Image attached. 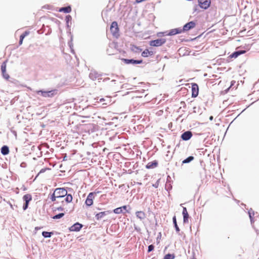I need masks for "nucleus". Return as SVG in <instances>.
<instances>
[{
    "instance_id": "a211bd4d",
    "label": "nucleus",
    "mask_w": 259,
    "mask_h": 259,
    "mask_svg": "<svg viewBox=\"0 0 259 259\" xmlns=\"http://www.w3.org/2000/svg\"><path fill=\"white\" fill-rule=\"evenodd\" d=\"M153 55V52L152 51H149L148 49H145L142 53V56L143 57H148V56H152Z\"/></svg>"
},
{
    "instance_id": "473e14b6",
    "label": "nucleus",
    "mask_w": 259,
    "mask_h": 259,
    "mask_svg": "<svg viewBox=\"0 0 259 259\" xmlns=\"http://www.w3.org/2000/svg\"><path fill=\"white\" fill-rule=\"evenodd\" d=\"M29 34V31H26L25 32H24L23 34H22L21 35V36H24V38L27 36V35H28Z\"/></svg>"
},
{
    "instance_id": "c756f323",
    "label": "nucleus",
    "mask_w": 259,
    "mask_h": 259,
    "mask_svg": "<svg viewBox=\"0 0 259 259\" xmlns=\"http://www.w3.org/2000/svg\"><path fill=\"white\" fill-rule=\"evenodd\" d=\"M132 50L133 51H134L136 52H137V51L141 52L142 51V49H141L138 47L135 46V45H133L132 46Z\"/></svg>"
},
{
    "instance_id": "6e6552de",
    "label": "nucleus",
    "mask_w": 259,
    "mask_h": 259,
    "mask_svg": "<svg viewBox=\"0 0 259 259\" xmlns=\"http://www.w3.org/2000/svg\"><path fill=\"white\" fill-rule=\"evenodd\" d=\"M196 26V23L194 21H190L186 23L182 29L183 32L188 31V30L194 28Z\"/></svg>"
},
{
    "instance_id": "c85d7f7f",
    "label": "nucleus",
    "mask_w": 259,
    "mask_h": 259,
    "mask_svg": "<svg viewBox=\"0 0 259 259\" xmlns=\"http://www.w3.org/2000/svg\"><path fill=\"white\" fill-rule=\"evenodd\" d=\"M64 213H60L57 215H54L52 218L54 220L59 219L64 215Z\"/></svg>"
},
{
    "instance_id": "4c0bfd02",
    "label": "nucleus",
    "mask_w": 259,
    "mask_h": 259,
    "mask_svg": "<svg viewBox=\"0 0 259 259\" xmlns=\"http://www.w3.org/2000/svg\"><path fill=\"white\" fill-rule=\"evenodd\" d=\"M121 207H122V210H126V208H127V207H126V205H124V206H122Z\"/></svg>"
},
{
    "instance_id": "7ed1b4c3",
    "label": "nucleus",
    "mask_w": 259,
    "mask_h": 259,
    "mask_svg": "<svg viewBox=\"0 0 259 259\" xmlns=\"http://www.w3.org/2000/svg\"><path fill=\"white\" fill-rule=\"evenodd\" d=\"M36 93L38 95H40L41 96L45 98H51L57 94L56 90L49 91H43L41 90L38 91Z\"/></svg>"
},
{
    "instance_id": "412c9836",
    "label": "nucleus",
    "mask_w": 259,
    "mask_h": 259,
    "mask_svg": "<svg viewBox=\"0 0 259 259\" xmlns=\"http://www.w3.org/2000/svg\"><path fill=\"white\" fill-rule=\"evenodd\" d=\"M9 152H10L9 149L7 146H4L2 147V148L1 149V153L3 155H6L8 154Z\"/></svg>"
},
{
    "instance_id": "2eb2a0df",
    "label": "nucleus",
    "mask_w": 259,
    "mask_h": 259,
    "mask_svg": "<svg viewBox=\"0 0 259 259\" xmlns=\"http://www.w3.org/2000/svg\"><path fill=\"white\" fill-rule=\"evenodd\" d=\"M124 62L126 64H141L143 62L142 60H136L134 59H123Z\"/></svg>"
},
{
    "instance_id": "f03ea898",
    "label": "nucleus",
    "mask_w": 259,
    "mask_h": 259,
    "mask_svg": "<svg viewBox=\"0 0 259 259\" xmlns=\"http://www.w3.org/2000/svg\"><path fill=\"white\" fill-rule=\"evenodd\" d=\"M110 30L114 37L115 38H118L119 37V29L117 22L114 21L111 23Z\"/></svg>"
},
{
    "instance_id": "72a5a7b5",
    "label": "nucleus",
    "mask_w": 259,
    "mask_h": 259,
    "mask_svg": "<svg viewBox=\"0 0 259 259\" xmlns=\"http://www.w3.org/2000/svg\"><path fill=\"white\" fill-rule=\"evenodd\" d=\"M24 36H20V40H19V44L20 45H21L23 42V39H24Z\"/></svg>"
},
{
    "instance_id": "f8f14e48",
    "label": "nucleus",
    "mask_w": 259,
    "mask_h": 259,
    "mask_svg": "<svg viewBox=\"0 0 259 259\" xmlns=\"http://www.w3.org/2000/svg\"><path fill=\"white\" fill-rule=\"evenodd\" d=\"M192 136V134L190 131L184 132L181 136V138L185 141L189 140Z\"/></svg>"
},
{
    "instance_id": "ddd939ff",
    "label": "nucleus",
    "mask_w": 259,
    "mask_h": 259,
    "mask_svg": "<svg viewBox=\"0 0 259 259\" xmlns=\"http://www.w3.org/2000/svg\"><path fill=\"white\" fill-rule=\"evenodd\" d=\"M182 213L183 215L184 222L187 223L188 222L189 214L188 213L187 208L185 207H184L183 208Z\"/></svg>"
},
{
    "instance_id": "58836bf2",
    "label": "nucleus",
    "mask_w": 259,
    "mask_h": 259,
    "mask_svg": "<svg viewBox=\"0 0 259 259\" xmlns=\"http://www.w3.org/2000/svg\"><path fill=\"white\" fill-rule=\"evenodd\" d=\"M105 100H106V99H103V98H102V99H101L100 100V102L101 103H102L103 102L105 101Z\"/></svg>"
},
{
    "instance_id": "423d86ee",
    "label": "nucleus",
    "mask_w": 259,
    "mask_h": 259,
    "mask_svg": "<svg viewBox=\"0 0 259 259\" xmlns=\"http://www.w3.org/2000/svg\"><path fill=\"white\" fill-rule=\"evenodd\" d=\"M23 199L25 201L23 208L24 210H26L28 207L29 202L32 200V196L30 194H27L23 196Z\"/></svg>"
},
{
    "instance_id": "a878e982",
    "label": "nucleus",
    "mask_w": 259,
    "mask_h": 259,
    "mask_svg": "<svg viewBox=\"0 0 259 259\" xmlns=\"http://www.w3.org/2000/svg\"><path fill=\"white\" fill-rule=\"evenodd\" d=\"M172 220H173V222H174V224L175 225V227L176 228V230L177 232H179L180 231V229L177 225V221H176V216H174L172 218Z\"/></svg>"
},
{
    "instance_id": "cd10ccee",
    "label": "nucleus",
    "mask_w": 259,
    "mask_h": 259,
    "mask_svg": "<svg viewBox=\"0 0 259 259\" xmlns=\"http://www.w3.org/2000/svg\"><path fill=\"white\" fill-rule=\"evenodd\" d=\"M194 159L193 156H189L188 158H187L186 159L184 160L182 162L183 163H189L192 160Z\"/></svg>"
},
{
    "instance_id": "bb28decb",
    "label": "nucleus",
    "mask_w": 259,
    "mask_h": 259,
    "mask_svg": "<svg viewBox=\"0 0 259 259\" xmlns=\"http://www.w3.org/2000/svg\"><path fill=\"white\" fill-rule=\"evenodd\" d=\"M113 212L116 214H119L123 212L121 207L114 209L113 210Z\"/></svg>"
},
{
    "instance_id": "f704fd0d",
    "label": "nucleus",
    "mask_w": 259,
    "mask_h": 259,
    "mask_svg": "<svg viewBox=\"0 0 259 259\" xmlns=\"http://www.w3.org/2000/svg\"><path fill=\"white\" fill-rule=\"evenodd\" d=\"M107 101H108V103H102V104H103V105H107L108 104L110 103V102H111V99H110L109 98H107Z\"/></svg>"
},
{
    "instance_id": "9d476101",
    "label": "nucleus",
    "mask_w": 259,
    "mask_h": 259,
    "mask_svg": "<svg viewBox=\"0 0 259 259\" xmlns=\"http://www.w3.org/2000/svg\"><path fill=\"white\" fill-rule=\"evenodd\" d=\"M6 62H3L1 66V70L3 77L5 79H8L9 78V75L6 73Z\"/></svg>"
},
{
    "instance_id": "a19ab883",
    "label": "nucleus",
    "mask_w": 259,
    "mask_h": 259,
    "mask_svg": "<svg viewBox=\"0 0 259 259\" xmlns=\"http://www.w3.org/2000/svg\"><path fill=\"white\" fill-rule=\"evenodd\" d=\"M93 75V74L92 73H90V76L91 78H92Z\"/></svg>"
},
{
    "instance_id": "2f4dec72",
    "label": "nucleus",
    "mask_w": 259,
    "mask_h": 259,
    "mask_svg": "<svg viewBox=\"0 0 259 259\" xmlns=\"http://www.w3.org/2000/svg\"><path fill=\"white\" fill-rule=\"evenodd\" d=\"M64 208L63 207L60 206V207L56 208L54 209V210L55 211H56V210L63 211V210H64Z\"/></svg>"
},
{
    "instance_id": "6ab92c4d",
    "label": "nucleus",
    "mask_w": 259,
    "mask_h": 259,
    "mask_svg": "<svg viewBox=\"0 0 259 259\" xmlns=\"http://www.w3.org/2000/svg\"><path fill=\"white\" fill-rule=\"evenodd\" d=\"M136 214L137 217L141 220L144 219L146 217V214L145 212L142 211H137Z\"/></svg>"
},
{
    "instance_id": "4468645a",
    "label": "nucleus",
    "mask_w": 259,
    "mask_h": 259,
    "mask_svg": "<svg viewBox=\"0 0 259 259\" xmlns=\"http://www.w3.org/2000/svg\"><path fill=\"white\" fill-rule=\"evenodd\" d=\"M182 32H183L182 29L180 28H175V29H172L170 30V31H169V33H168V35H175L177 34L181 33Z\"/></svg>"
},
{
    "instance_id": "37998d69",
    "label": "nucleus",
    "mask_w": 259,
    "mask_h": 259,
    "mask_svg": "<svg viewBox=\"0 0 259 259\" xmlns=\"http://www.w3.org/2000/svg\"><path fill=\"white\" fill-rule=\"evenodd\" d=\"M249 217L250 218V219L251 218L250 214H249Z\"/></svg>"
},
{
    "instance_id": "393cba45",
    "label": "nucleus",
    "mask_w": 259,
    "mask_h": 259,
    "mask_svg": "<svg viewBox=\"0 0 259 259\" xmlns=\"http://www.w3.org/2000/svg\"><path fill=\"white\" fill-rule=\"evenodd\" d=\"M53 233L52 232H46V231H44L42 233V236L45 237V238H49V237H51Z\"/></svg>"
},
{
    "instance_id": "f257e3e1",
    "label": "nucleus",
    "mask_w": 259,
    "mask_h": 259,
    "mask_svg": "<svg viewBox=\"0 0 259 259\" xmlns=\"http://www.w3.org/2000/svg\"><path fill=\"white\" fill-rule=\"evenodd\" d=\"M67 193V191L65 188H56L54 191V193L51 195L50 199L52 201L56 204L58 202L57 199L65 197Z\"/></svg>"
},
{
    "instance_id": "9b49d317",
    "label": "nucleus",
    "mask_w": 259,
    "mask_h": 259,
    "mask_svg": "<svg viewBox=\"0 0 259 259\" xmlns=\"http://www.w3.org/2000/svg\"><path fill=\"white\" fill-rule=\"evenodd\" d=\"M82 225L78 223H76L72 225L69 229L70 231H79L82 228Z\"/></svg>"
},
{
    "instance_id": "ea45409f",
    "label": "nucleus",
    "mask_w": 259,
    "mask_h": 259,
    "mask_svg": "<svg viewBox=\"0 0 259 259\" xmlns=\"http://www.w3.org/2000/svg\"><path fill=\"white\" fill-rule=\"evenodd\" d=\"M66 18L69 20L70 18H71V16L70 15H68L66 16Z\"/></svg>"
},
{
    "instance_id": "4be33fe9",
    "label": "nucleus",
    "mask_w": 259,
    "mask_h": 259,
    "mask_svg": "<svg viewBox=\"0 0 259 259\" xmlns=\"http://www.w3.org/2000/svg\"><path fill=\"white\" fill-rule=\"evenodd\" d=\"M244 53H245L244 51L235 52L234 53H233L232 54H231L230 55V57L231 58H236L238 56H239L240 55L242 54H243Z\"/></svg>"
},
{
    "instance_id": "f3484780",
    "label": "nucleus",
    "mask_w": 259,
    "mask_h": 259,
    "mask_svg": "<svg viewBox=\"0 0 259 259\" xmlns=\"http://www.w3.org/2000/svg\"><path fill=\"white\" fill-rule=\"evenodd\" d=\"M108 211H103L100 212L96 214L95 218L97 220H99L103 218L106 215H107Z\"/></svg>"
},
{
    "instance_id": "e433bc0d",
    "label": "nucleus",
    "mask_w": 259,
    "mask_h": 259,
    "mask_svg": "<svg viewBox=\"0 0 259 259\" xmlns=\"http://www.w3.org/2000/svg\"><path fill=\"white\" fill-rule=\"evenodd\" d=\"M143 2H144V0H136V2L137 3H142Z\"/></svg>"
},
{
    "instance_id": "b1692460",
    "label": "nucleus",
    "mask_w": 259,
    "mask_h": 259,
    "mask_svg": "<svg viewBox=\"0 0 259 259\" xmlns=\"http://www.w3.org/2000/svg\"><path fill=\"white\" fill-rule=\"evenodd\" d=\"M175 257V254L168 253L164 256L163 259H174Z\"/></svg>"
},
{
    "instance_id": "c9c22d12",
    "label": "nucleus",
    "mask_w": 259,
    "mask_h": 259,
    "mask_svg": "<svg viewBox=\"0 0 259 259\" xmlns=\"http://www.w3.org/2000/svg\"><path fill=\"white\" fill-rule=\"evenodd\" d=\"M46 169H47V168H42V169H41L40 170L39 173L44 172L46 170Z\"/></svg>"
},
{
    "instance_id": "79ce46f5",
    "label": "nucleus",
    "mask_w": 259,
    "mask_h": 259,
    "mask_svg": "<svg viewBox=\"0 0 259 259\" xmlns=\"http://www.w3.org/2000/svg\"><path fill=\"white\" fill-rule=\"evenodd\" d=\"M212 118H213V117H212V116H211V117H210V120H211V119H212Z\"/></svg>"
},
{
    "instance_id": "1a4fd4ad",
    "label": "nucleus",
    "mask_w": 259,
    "mask_h": 259,
    "mask_svg": "<svg viewBox=\"0 0 259 259\" xmlns=\"http://www.w3.org/2000/svg\"><path fill=\"white\" fill-rule=\"evenodd\" d=\"M199 93V87L197 84L195 83H192V96L196 97Z\"/></svg>"
},
{
    "instance_id": "0eeeda50",
    "label": "nucleus",
    "mask_w": 259,
    "mask_h": 259,
    "mask_svg": "<svg viewBox=\"0 0 259 259\" xmlns=\"http://www.w3.org/2000/svg\"><path fill=\"white\" fill-rule=\"evenodd\" d=\"M199 6L203 9H207L210 5V0H198Z\"/></svg>"
},
{
    "instance_id": "5701e85b",
    "label": "nucleus",
    "mask_w": 259,
    "mask_h": 259,
    "mask_svg": "<svg viewBox=\"0 0 259 259\" xmlns=\"http://www.w3.org/2000/svg\"><path fill=\"white\" fill-rule=\"evenodd\" d=\"M65 200L67 203H70L72 201V196L71 194H66Z\"/></svg>"
},
{
    "instance_id": "c03bdc74",
    "label": "nucleus",
    "mask_w": 259,
    "mask_h": 259,
    "mask_svg": "<svg viewBox=\"0 0 259 259\" xmlns=\"http://www.w3.org/2000/svg\"><path fill=\"white\" fill-rule=\"evenodd\" d=\"M258 259H259V258H258Z\"/></svg>"
},
{
    "instance_id": "dca6fc26",
    "label": "nucleus",
    "mask_w": 259,
    "mask_h": 259,
    "mask_svg": "<svg viewBox=\"0 0 259 259\" xmlns=\"http://www.w3.org/2000/svg\"><path fill=\"white\" fill-rule=\"evenodd\" d=\"M158 165V163L156 161H153L152 162H148L146 165V167L147 168H153L156 167Z\"/></svg>"
},
{
    "instance_id": "aec40b11",
    "label": "nucleus",
    "mask_w": 259,
    "mask_h": 259,
    "mask_svg": "<svg viewBox=\"0 0 259 259\" xmlns=\"http://www.w3.org/2000/svg\"><path fill=\"white\" fill-rule=\"evenodd\" d=\"M60 12H64L65 13H68L71 11V8L70 6L63 7L59 9Z\"/></svg>"
},
{
    "instance_id": "39448f33",
    "label": "nucleus",
    "mask_w": 259,
    "mask_h": 259,
    "mask_svg": "<svg viewBox=\"0 0 259 259\" xmlns=\"http://www.w3.org/2000/svg\"><path fill=\"white\" fill-rule=\"evenodd\" d=\"M95 195V192H91L89 194L85 201V204L87 206H91L93 205Z\"/></svg>"
},
{
    "instance_id": "20e7f679",
    "label": "nucleus",
    "mask_w": 259,
    "mask_h": 259,
    "mask_svg": "<svg viewBox=\"0 0 259 259\" xmlns=\"http://www.w3.org/2000/svg\"><path fill=\"white\" fill-rule=\"evenodd\" d=\"M165 42L166 39L165 38H160L150 41L149 45L152 47H160L165 44Z\"/></svg>"
},
{
    "instance_id": "7c9ffc66",
    "label": "nucleus",
    "mask_w": 259,
    "mask_h": 259,
    "mask_svg": "<svg viewBox=\"0 0 259 259\" xmlns=\"http://www.w3.org/2000/svg\"><path fill=\"white\" fill-rule=\"evenodd\" d=\"M154 248V246L153 245H150L148 246V252H150L152 251Z\"/></svg>"
}]
</instances>
